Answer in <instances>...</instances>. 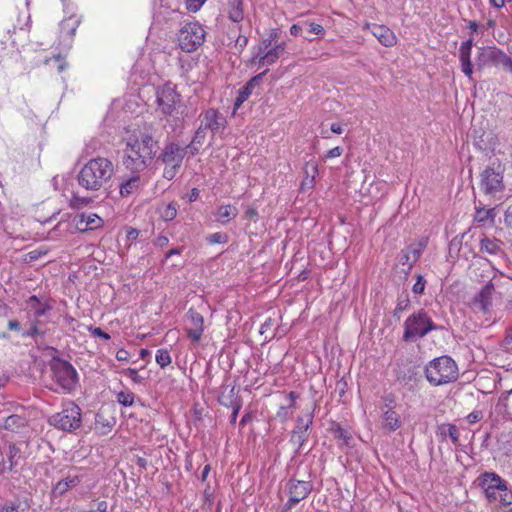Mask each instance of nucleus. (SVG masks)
I'll return each mask as SVG.
<instances>
[{"label": "nucleus", "instance_id": "f257e3e1", "mask_svg": "<svg viewBox=\"0 0 512 512\" xmlns=\"http://www.w3.org/2000/svg\"><path fill=\"white\" fill-rule=\"evenodd\" d=\"M114 165L105 157L89 160L78 172L77 182L87 191L100 190L113 176Z\"/></svg>", "mask_w": 512, "mask_h": 512}, {"label": "nucleus", "instance_id": "f03ea898", "mask_svg": "<svg viewBox=\"0 0 512 512\" xmlns=\"http://www.w3.org/2000/svg\"><path fill=\"white\" fill-rule=\"evenodd\" d=\"M425 377L432 386H443L455 382L459 377L458 366L450 356L442 355L428 362Z\"/></svg>", "mask_w": 512, "mask_h": 512}, {"label": "nucleus", "instance_id": "7ed1b4c3", "mask_svg": "<svg viewBox=\"0 0 512 512\" xmlns=\"http://www.w3.org/2000/svg\"><path fill=\"white\" fill-rule=\"evenodd\" d=\"M403 328L402 339L405 342H415L424 338L431 331L442 329L441 326L434 323L428 312L423 308L408 316L404 321Z\"/></svg>", "mask_w": 512, "mask_h": 512}, {"label": "nucleus", "instance_id": "20e7f679", "mask_svg": "<svg viewBox=\"0 0 512 512\" xmlns=\"http://www.w3.org/2000/svg\"><path fill=\"white\" fill-rule=\"evenodd\" d=\"M48 422L59 430L67 432L75 431L80 428L82 423L81 409L74 402H68L63 405L60 412L50 416Z\"/></svg>", "mask_w": 512, "mask_h": 512}, {"label": "nucleus", "instance_id": "39448f33", "mask_svg": "<svg viewBox=\"0 0 512 512\" xmlns=\"http://www.w3.org/2000/svg\"><path fill=\"white\" fill-rule=\"evenodd\" d=\"M51 371L54 380L65 392L71 393L76 390L78 374L68 361L54 358L51 362Z\"/></svg>", "mask_w": 512, "mask_h": 512}, {"label": "nucleus", "instance_id": "423d86ee", "mask_svg": "<svg viewBox=\"0 0 512 512\" xmlns=\"http://www.w3.org/2000/svg\"><path fill=\"white\" fill-rule=\"evenodd\" d=\"M177 36L183 51L194 52L204 43L206 31L198 22H190L179 30Z\"/></svg>", "mask_w": 512, "mask_h": 512}, {"label": "nucleus", "instance_id": "0eeeda50", "mask_svg": "<svg viewBox=\"0 0 512 512\" xmlns=\"http://www.w3.org/2000/svg\"><path fill=\"white\" fill-rule=\"evenodd\" d=\"M480 190L488 197L496 198L505 189L503 169L500 165L486 167L480 173Z\"/></svg>", "mask_w": 512, "mask_h": 512}, {"label": "nucleus", "instance_id": "6e6552de", "mask_svg": "<svg viewBox=\"0 0 512 512\" xmlns=\"http://www.w3.org/2000/svg\"><path fill=\"white\" fill-rule=\"evenodd\" d=\"M476 66L478 69L487 66L502 67L512 73V58L496 47H483L479 49Z\"/></svg>", "mask_w": 512, "mask_h": 512}, {"label": "nucleus", "instance_id": "1a4fd4ad", "mask_svg": "<svg viewBox=\"0 0 512 512\" xmlns=\"http://www.w3.org/2000/svg\"><path fill=\"white\" fill-rule=\"evenodd\" d=\"M278 38V31L273 30L269 37L263 39L258 46L257 53L253 56L251 62L258 64L259 66H270L273 65L282 54L272 46V43Z\"/></svg>", "mask_w": 512, "mask_h": 512}, {"label": "nucleus", "instance_id": "9d476101", "mask_svg": "<svg viewBox=\"0 0 512 512\" xmlns=\"http://www.w3.org/2000/svg\"><path fill=\"white\" fill-rule=\"evenodd\" d=\"M495 293V285L493 279H490L483 285L479 291L469 300V307L475 313L490 315L493 310V294Z\"/></svg>", "mask_w": 512, "mask_h": 512}, {"label": "nucleus", "instance_id": "9b49d317", "mask_svg": "<svg viewBox=\"0 0 512 512\" xmlns=\"http://www.w3.org/2000/svg\"><path fill=\"white\" fill-rule=\"evenodd\" d=\"M478 485L490 503H495L501 495L505 484L507 483L498 474L494 472H485L477 478Z\"/></svg>", "mask_w": 512, "mask_h": 512}, {"label": "nucleus", "instance_id": "f8f14e48", "mask_svg": "<svg viewBox=\"0 0 512 512\" xmlns=\"http://www.w3.org/2000/svg\"><path fill=\"white\" fill-rule=\"evenodd\" d=\"M156 101L161 113L171 116L176 110V104L180 101V95L177 93L176 87L168 82L157 89Z\"/></svg>", "mask_w": 512, "mask_h": 512}, {"label": "nucleus", "instance_id": "ddd939ff", "mask_svg": "<svg viewBox=\"0 0 512 512\" xmlns=\"http://www.w3.org/2000/svg\"><path fill=\"white\" fill-rule=\"evenodd\" d=\"M156 146L157 141L150 134H142L139 139L128 142L126 145L127 148L133 149L134 153L141 155V159L145 160L148 165H150L155 156Z\"/></svg>", "mask_w": 512, "mask_h": 512}, {"label": "nucleus", "instance_id": "4468645a", "mask_svg": "<svg viewBox=\"0 0 512 512\" xmlns=\"http://www.w3.org/2000/svg\"><path fill=\"white\" fill-rule=\"evenodd\" d=\"M479 253L490 256L494 260L506 258L503 241L485 233L479 237Z\"/></svg>", "mask_w": 512, "mask_h": 512}, {"label": "nucleus", "instance_id": "2eb2a0df", "mask_svg": "<svg viewBox=\"0 0 512 512\" xmlns=\"http://www.w3.org/2000/svg\"><path fill=\"white\" fill-rule=\"evenodd\" d=\"M185 331L192 343H199L204 331V318L194 309H189L186 314Z\"/></svg>", "mask_w": 512, "mask_h": 512}, {"label": "nucleus", "instance_id": "dca6fc26", "mask_svg": "<svg viewBox=\"0 0 512 512\" xmlns=\"http://www.w3.org/2000/svg\"><path fill=\"white\" fill-rule=\"evenodd\" d=\"M186 154L187 148H183L175 142H169L165 145L157 160L165 165L181 166Z\"/></svg>", "mask_w": 512, "mask_h": 512}, {"label": "nucleus", "instance_id": "f3484780", "mask_svg": "<svg viewBox=\"0 0 512 512\" xmlns=\"http://www.w3.org/2000/svg\"><path fill=\"white\" fill-rule=\"evenodd\" d=\"M26 308L30 320H40L52 310L53 306L50 301H41L36 295H32L26 300Z\"/></svg>", "mask_w": 512, "mask_h": 512}, {"label": "nucleus", "instance_id": "a211bd4d", "mask_svg": "<svg viewBox=\"0 0 512 512\" xmlns=\"http://www.w3.org/2000/svg\"><path fill=\"white\" fill-rule=\"evenodd\" d=\"M287 489L290 497L299 503L300 501L307 498L311 493L313 490V484L311 481L296 480L291 478L287 483Z\"/></svg>", "mask_w": 512, "mask_h": 512}, {"label": "nucleus", "instance_id": "6ab92c4d", "mask_svg": "<svg viewBox=\"0 0 512 512\" xmlns=\"http://www.w3.org/2000/svg\"><path fill=\"white\" fill-rule=\"evenodd\" d=\"M203 118L200 125H204V128L210 130L214 135L219 129L225 127L226 120L221 114L215 109H208L202 114Z\"/></svg>", "mask_w": 512, "mask_h": 512}, {"label": "nucleus", "instance_id": "aec40b11", "mask_svg": "<svg viewBox=\"0 0 512 512\" xmlns=\"http://www.w3.org/2000/svg\"><path fill=\"white\" fill-rule=\"evenodd\" d=\"M425 247V244L419 243L417 246H410L406 249L401 250V252L398 255V261L401 265L408 266V271L411 270L413 265L418 261L420 258L423 249Z\"/></svg>", "mask_w": 512, "mask_h": 512}, {"label": "nucleus", "instance_id": "412c9836", "mask_svg": "<svg viewBox=\"0 0 512 512\" xmlns=\"http://www.w3.org/2000/svg\"><path fill=\"white\" fill-rule=\"evenodd\" d=\"M473 46V38L463 42L459 48V59L461 62L462 72L471 79L473 74V65L471 62V50Z\"/></svg>", "mask_w": 512, "mask_h": 512}, {"label": "nucleus", "instance_id": "4be33fe9", "mask_svg": "<svg viewBox=\"0 0 512 512\" xmlns=\"http://www.w3.org/2000/svg\"><path fill=\"white\" fill-rule=\"evenodd\" d=\"M123 165L126 169L133 173H139L144 171L149 165L145 160L141 159V155H137L133 152V149L127 148L124 150Z\"/></svg>", "mask_w": 512, "mask_h": 512}, {"label": "nucleus", "instance_id": "5701e85b", "mask_svg": "<svg viewBox=\"0 0 512 512\" xmlns=\"http://www.w3.org/2000/svg\"><path fill=\"white\" fill-rule=\"evenodd\" d=\"M83 480L82 475H67L64 479L59 480L53 487L52 493L54 496H62L69 489L78 486Z\"/></svg>", "mask_w": 512, "mask_h": 512}, {"label": "nucleus", "instance_id": "b1692460", "mask_svg": "<svg viewBox=\"0 0 512 512\" xmlns=\"http://www.w3.org/2000/svg\"><path fill=\"white\" fill-rule=\"evenodd\" d=\"M7 459L0 463V471H12L16 468L21 460V450L16 444H9L8 452L6 454Z\"/></svg>", "mask_w": 512, "mask_h": 512}, {"label": "nucleus", "instance_id": "393cba45", "mask_svg": "<svg viewBox=\"0 0 512 512\" xmlns=\"http://www.w3.org/2000/svg\"><path fill=\"white\" fill-rule=\"evenodd\" d=\"M371 32L385 47H391L396 44L395 34L386 26L374 24L372 25Z\"/></svg>", "mask_w": 512, "mask_h": 512}, {"label": "nucleus", "instance_id": "a878e982", "mask_svg": "<svg viewBox=\"0 0 512 512\" xmlns=\"http://www.w3.org/2000/svg\"><path fill=\"white\" fill-rule=\"evenodd\" d=\"M382 427L388 432H394L401 427L400 415L394 409L382 408Z\"/></svg>", "mask_w": 512, "mask_h": 512}, {"label": "nucleus", "instance_id": "bb28decb", "mask_svg": "<svg viewBox=\"0 0 512 512\" xmlns=\"http://www.w3.org/2000/svg\"><path fill=\"white\" fill-rule=\"evenodd\" d=\"M495 216V208H485V206L481 203L475 206L474 222L477 224L481 226H484L488 223L493 224Z\"/></svg>", "mask_w": 512, "mask_h": 512}, {"label": "nucleus", "instance_id": "cd10ccee", "mask_svg": "<svg viewBox=\"0 0 512 512\" xmlns=\"http://www.w3.org/2000/svg\"><path fill=\"white\" fill-rule=\"evenodd\" d=\"M226 11L231 21L240 23L244 19L243 0H228Z\"/></svg>", "mask_w": 512, "mask_h": 512}, {"label": "nucleus", "instance_id": "c85d7f7f", "mask_svg": "<svg viewBox=\"0 0 512 512\" xmlns=\"http://www.w3.org/2000/svg\"><path fill=\"white\" fill-rule=\"evenodd\" d=\"M103 220L96 214H81L80 219L77 222V228L80 231L93 230L101 227Z\"/></svg>", "mask_w": 512, "mask_h": 512}, {"label": "nucleus", "instance_id": "c756f323", "mask_svg": "<svg viewBox=\"0 0 512 512\" xmlns=\"http://www.w3.org/2000/svg\"><path fill=\"white\" fill-rule=\"evenodd\" d=\"M27 426V419L18 414L10 415L3 420L2 427L5 430L11 431V432H20L21 429L25 428Z\"/></svg>", "mask_w": 512, "mask_h": 512}, {"label": "nucleus", "instance_id": "7c9ffc66", "mask_svg": "<svg viewBox=\"0 0 512 512\" xmlns=\"http://www.w3.org/2000/svg\"><path fill=\"white\" fill-rule=\"evenodd\" d=\"M238 215V209L233 205H221L218 207L215 218L222 225L229 223Z\"/></svg>", "mask_w": 512, "mask_h": 512}, {"label": "nucleus", "instance_id": "2f4dec72", "mask_svg": "<svg viewBox=\"0 0 512 512\" xmlns=\"http://www.w3.org/2000/svg\"><path fill=\"white\" fill-rule=\"evenodd\" d=\"M438 435L443 439L449 437L454 445L459 444L460 433L457 426L454 424H441L438 426Z\"/></svg>", "mask_w": 512, "mask_h": 512}, {"label": "nucleus", "instance_id": "473e14b6", "mask_svg": "<svg viewBox=\"0 0 512 512\" xmlns=\"http://www.w3.org/2000/svg\"><path fill=\"white\" fill-rule=\"evenodd\" d=\"M230 393H231V399H230L229 403H227V404L223 403V404L232 408V413L230 416V423L232 425H234L237 421L239 411L242 408V399L239 395L235 394V387H233L230 390Z\"/></svg>", "mask_w": 512, "mask_h": 512}, {"label": "nucleus", "instance_id": "72a5a7b5", "mask_svg": "<svg viewBox=\"0 0 512 512\" xmlns=\"http://www.w3.org/2000/svg\"><path fill=\"white\" fill-rule=\"evenodd\" d=\"M141 186V179L139 175H134L127 179L120 185V194L123 197L129 196L130 194L137 191Z\"/></svg>", "mask_w": 512, "mask_h": 512}, {"label": "nucleus", "instance_id": "f704fd0d", "mask_svg": "<svg viewBox=\"0 0 512 512\" xmlns=\"http://www.w3.org/2000/svg\"><path fill=\"white\" fill-rule=\"evenodd\" d=\"M308 437L309 430H306V427H295L291 433L290 442L297 446V451H300L308 440Z\"/></svg>", "mask_w": 512, "mask_h": 512}, {"label": "nucleus", "instance_id": "c9c22d12", "mask_svg": "<svg viewBox=\"0 0 512 512\" xmlns=\"http://www.w3.org/2000/svg\"><path fill=\"white\" fill-rule=\"evenodd\" d=\"M79 23H80L79 19H77L75 17H69L67 19H64L60 23L61 34H64L69 37L74 36Z\"/></svg>", "mask_w": 512, "mask_h": 512}, {"label": "nucleus", "instance_id": "e433bc0d", "mask_svg": "<svg viewBox=\"0 0 512 512\" xmlns=\"http://www.w3.org/2000/svg\"><path fill=\"white\" fill-rule=\"evenodd\" d=\"M31 326L28 330L23 332V337H31L37 340L38 337H43L45 331L41 329L42 321L41 320H30Z\"/></svg>", "mask_w": 512, "mask_h": 512}, {"label": "nucleus", "instance_id": "4c0bfd02", "mask_svg": "<svg viewBox=\"0 0 512 512\" xmlns=\"http://www.w3.org/2000/svg\"><path fill=\"white\" fill-rule=\"evenodd\" d=\"M304 29L307 31L308 35L304 36V38L308 41H312L313 38L310 37L311 35H321L324 34V28L322 25L310 22V21H304L303 22Z\"/></svg>", "mask_w": 512, "mask_h": 512}, {"label": "nucleus", "instance_id": "58836bf2", "mask_svg": "<svg viewBox=\"0 0 512 512\" xmlns=\"http://www.w3.org/2000/svg\"><path fill=\"white\" fill-rule=\"evenodd\" d=\"M497 502L512 510V490L508 488L507 483L505 484V488H503L501 495L498 497Z\"/></svg>", "mask_w": 512, "mask_h": 512}, {"label": "nucleus", "instance_id": "ea45409f", "mask_svg": "<svg viewBox=\"0 0 512 512\" xmlns=\"http://www.w3.org/2000/svg\"><path fill=\"white\" fill-rule=\"evenodd\" d=\"M1 512H29V507L25 503L19 501L7 503Z\"/></svg>", "mask_w": 512, "mask_h": 512}, {"label": "nucleus", "instance_id": "a19ab883", "mask_svg": "<svg viewBox=\"0 0 512 512\" xmlns=\"http://www.w3.org/2000/svg\"><path fill=\"white\" fill-rule=\"evenodd\" d=\"M410 307V299L408 295L400 296L397 300L396 308L393 312V316L400 319V312L407 310Z\"/></svg>", "mask_w": 512, "mask_h": 512}, {"label": "nucleus", "instance_id": "79ce46f5", "mask_svg": "<svg viewBox=\"0 0 512 512\" xmlns=\"http://www.w3.org/2000/svg\"><path fill=\"white\" fill-rule=\"evenodd\" d=\"M251 94L252 91L246 85L240 88L234 102V110L238 109L249 98Z\"/></svg>", "mask_w": 512, "mask_h": 512}, {"label": "nucleus", "instance_id": "37998d69", "mask_svg": "<svg viewBox=\"0 0 512 512\" xmlns=\"http://www.w3.org/2000/svg\"><path fill=\"white\" fill-rule=\"evenodd\" d=\"M177 216V204L169 203L161 212V217L165 221H172Z\"/></svg>", "mask_w": 512, "mask_h": 512}, {"label": "nucleus", "instance_id": "c03bdc74", "mask_svg": "<svg viewBox=\"0 0 512 512\" xmlns=\"http://www.w3.org/2000/svg\"><path fill=\"white\" fill-rule=\"evenodd\" d=\"M156 362L161 368H165L171 363V356L166 349H159L156 353Z\"/></svg>", "mask_w": 512, "mask_h": 512}, {"label": "nucleus", "instance_id": "a18cd8bd", "mask_svg": "<svg viewBox=\"0 0 512 512\" xmlns=\"http://www.w3.org/2000/svg\"><path fill=\"white\" fill-rule=\"evenodd\" d=\"M334 436L336 439L342 440L346 445L350 444L352 439L351 434L343 429L340 425H336V428L333 430Z\"/></svg>", "mask_w": 512, "mask_h": 512}, {"label": "nucleus", "instance_id": "49530a36", "mask_svg": "<svg viewBox=\"0 0 512 512\" xmlns=\"http://www.w3.org/2000/svg\"><path fill=\"white\" fill-rule=\"evenodd\" d=\"M117 401L125 407L132 406L134 403V394L132 392L121 391L117 394Z\"/></svg>", "mask_w": 512, "mask_h": 512}, {"label": "nucleus", "instance_id": "de8ad7c7", "mask_svg": "<svg viewBox=\"0 0 512 512\" xmlns=\"http://www.w3.org/2000/svg\"><path fill=\"white\" fill-rule=\"evenodd\" d=\"M207 241L210 244H224L228 241V236L225 233L216 232V233L210 234L207 237Z\"/></svg>", "mask_w": 512, "mask_h": 512}, {"label": "nucleus", "instance_id": "09e8293b", "mask_svg": "<svg viewBox=\"0 0 512 512\" xmlns=\"http://www.w3.org/2000/svg\"><path fill=\"white\" fill-rule=\"evenodd\" d=\"M268 72V69H266L265 71H263L262 73H259L257 75H255L254 77H252L245 85L251 90L253 91V89L255 87H258L262 80H263V77L266 75V73Z\"/></svg>", "mask_w": 512, "mask_h": 512}, {"label": "nucleus", "instance_id": "8fccbe9b", "mask_svg": "<svg viewBox=\"0 0 512 512\" xmlns=\"http://www.w3.org/2000/svg\"><path fill=\"white\" fill-rule=\"evenodd\" d=\"M426 281L421 274L416 275V282L412 287V291L415 294H422L425 290Z\"/></svg>", "mask_w": 512, "mask_h": 512}, {"label": "nucleus", "instance_id": "3c124183", "mask_svg": "<svg viewBox=\"0 0 512 512\" xmlns=\"http://www.w3.org/2000/svg\"><path fill=\"white\" fill-rule=\"evenodd\" d=\"M207 129L204 128V125H200L198 127V129L196 130L195 134H194V137L192 139V141L194 143H198V144H201L203 145L204 143V140L206 138V134H207Z\"/></svg>", "mask_w": 512, "mask_h": 512}, {"label": "nucleus", "instance_id": "603ef678", "mask_svg": "<svg viewBox=\"0 0 512 512\" xmlns=\"http://www.w3.org/2000/svg\"><path fill=\"white\" fill-rule=\"evenodd\" d=\"M206 0H186V8L190 12H197Z\"/></svg>", "mask_w": 512, "mask_h": 512}, {"label": "nucleus", "instance_id": "864d4df0", "mask_svg": "<svg viewBox=\"0 0 512 512\" xmlns=\"http://www.w3.org/2000/svg\"><path fill=\"white\" fill-rule=\"evenodd\" d=\"M125 375L128 376L134 383H142V381L144 380L143 377H141L139 374H138V371L134 368H127L125 370Z\"/></svg>", "mask_w": 512, "mask_h": 512}, {"label": "nucleus", "instance_id": "5fc2aeb1", "mask_svg": "<svg viewBox=\"0 0 512 512\" xmlns=\"http://www.w3.org/2000/svg\"><path fill=\"white\" fill-rule=\"evenodd\" d=\"M248 44V37L239 34L235 41V48L242 52Z\"/></svg>", "mask_w": 512, "mask_h": 512}, {"label": "nucleus", "instance_id": "6e6d98bb", "mask_svg": "<svg viewBox=\"0 0 512 512\" xmlns=\"http://www.w3.org/2000/svg\"><path fill=\"white\" fill-rule=\"evenodd\" d=\"M167 167L164 169L163 176L164 178L171 180L175 177L177 170L181 166H172V165H166Z\"/></svg>", "mask_w": 512, "mask_h": 512}, {"label": "nucleus", "instance_id": "4d7b16f0", "mask_svg": "<svg viewBox=\"0 0 512 512\" xmlns=\"http://www.w3.org/2000/svg\"><path fill=\"white\" fill-rule=\"evenodd\" d=\"M313 423V415H308L306 422L302 417L297 418V424L295 427H306V430H309L310 425Z\"/></svg>", "mask_w": 512, "mask_h": 512}, {"label": "nucleus", "instance_id": "13d9d810", "mask_svg": "<svg viewBox=\"0 0 512 512\" xmlns=\"http://www.w3.org/2000/svg\"><path fill=\"white\" fill-rule=\"evenodd\" d=\"M244 218L253 222L258 220V212L255 208H248L245 211Z\"/></svg>", "mask_w": 512, "mask_h": 512}, {"label": "nucleus", "instance_id": "bf43d9fd", "mask_svg": "<svg viewBox=\"0 0 512 512\" xmlns=\"http://www.w3.org/2000/svg\"><path fill=\"white\" fill-rule=\"evenodd\" d=\"M483 417V414L481 411H473L467 416V421L470 424H474L478 421H480Z\"/></svg>", "mask_w": 512, "mask_h": 512}, {"label": "nucleus", "instance_id": "052dcab7", "mask_svg": "<svg viewBox=\"0 0 512 512\" xmlns=\"http://www.w3.org/2000/svg\"><path fill=\"white\" fill-rule=\"evenodd\" d=\"M289 408L290 407L288 406H281L277 412V417L280 418L282 421L289 419L291 416V414L288 411Z\"/></svg>", "mask_w": 512, "mask_h": 512}, {"label": "nucleus", "instance_id": "680f3d73", "mask_svg": "<svg viewBox=\"0 0 512 512\" xmlns=\"http://www.w3.org/2000/svg\"><path fill=\"white\" fill-rule=\"evenodd\" d=\"M201 146V144L191 141L190 144H188L185 148H187V153H189L191 156H195L199 152V148Z\"/></svg>", "mask_w": 512, "mask_h": 512}, {"label": "nucleus", "instance_id": "e2e57ef3", "mask_svg": "<svg viewBox=\"0 0 512 512\" xmlns=\"http://www.w3.org/2000/svg\"><path fill=\"white\" fill-rule=\"evenodd\" d=\"M342 153H343V149L341 147L337 146V147H334V148L330 149L326 153L325 157L326 158H335V157L341 156Z\"/></svg>", "mask_w": 512, "mask_h": 512}, {"label": "nucleus", "instance_id": "0e129e2a", "mask_svg": "<svg viewBox=\"0 0 512 512\" xmlns=\"http://www.w3.org/2000/svg\"><path fill=\"white\" fill-rule=\"evenodd\" d=\"M91 332H92V334L94 336L101 337L104 340H109L110 339V335L108 333H106L105 331H103L99 327H95V328L91 329Z\"/></svg>", "mask_w": 512, "mask_h": 512}, {"label": "nucleus", "instance_id": "69168bd1", "mask_svg": "<svg viewBox=\"0 0 512 512\" xmlns=\"http://www.w3.org/2000/svg\"><path fill=\"white\" fill-rule=\"evenodd\" d=\"M116 359L118 361H128L129 360V352L123 348L119 349L116 352Z\"/></svg>", "mask_w": 512, "mask_h": 512}, {"label": "nucleus", "instance_id": "338daca9", "mask_svg": "<svg viewBox=\"0 0 512 512\" xmlns=\"http://www.w3.org/2000/svg\"><path fill=\"white\" fill-rule=\"evenodd\" d=\"M304 30V25L302 24H293L290 27V33L293 36H298L301 34V32Z\"/></svg>", "mask_w": 512, "mask_h": 512}, {"label": "nucleus", "instance_id": "774afa93", "mask_svg": "<svg viewBox=\"0 0 512 512\" xmlns=\"http://www.w3.org/2000/svg\"><path fill=\"white\" fill-rule=\"evenodd\" d=\"M87 203H88V200L86 198H80L78 196H74L71 200L72 207H79L80 205H85Z\"/></svg>", "mask_w": 512, "mask_h": 512}]
</instances>
